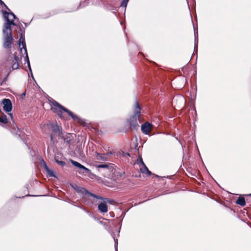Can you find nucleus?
<instances>
[{
  "label": "nucleus",
  "instance_id": "1",
  "mask_svg": "<svg viewBox=\"0 0 251 251\" xmlns=\"http://www.w3.org/2000/svg\"><path fill=\"white\" fill-rule=\"evenodd\" d=\"M51 103V110L53 112L57 113L58 117L62 119H66L63 112H66L69 116L72 117L74 121L79 123L80 124L84 125L85 122L83 119L80 118L76 115L74 114L70 110L66 108L55 100L51 99L50 100Z\"/></svg>",
  "mask_w": 251,
  "mask_h": 251
},
{
  "label": "nucleus",
  "instance_id": "2",
  "mask_svg": "<svg viewBox=\"0 0 251 251\" xmlns=\"http://www.w3.org/2000/svg\"><path fill=\"white\" fill-rule=\"evenodd\" d=\"M141 108L140 105L136 100L134 107L133 109V114L126 120V126L131 130L134 129L137 130L139 127L140 118L141 116Z\"/></svg>",
  "mask_w": 251,
  "mask_h": 251
},
{
  "label": "nucleus",
  "instance_id": "3",
  "mask_svg": "<svg viewBox=\"0 0 251 251\" xmlns=\"http://www.w3.org/2000/svg\"><path fill=\"white\" fill-rule=\"evenodd\" d=\"M2 13L3 17L5 20V23L3 24L2 30L4 31H8L12 32L11 25H16V23L14 22V20L16 19V15L12 12L6 11L2 10Z\"/></svg>",
  "mask_w": 251,
  "mask_h": 251
},
{
  "label": "nucleus",
  "instance_id": "4",
  "mask_svg": "<svg viewBox=\"0 0 251 251\" xmlns=\"http://www.w3.org/2000/svg\"><path fill=\"white\" fill-rule=\"evenodd\" d=\"M3 36V47L5 49H10L12 47L13 42L12 33L8 31H4L2 30Z\"/></svg>",
  "mask_w": 251,
  "mask_h": 251
},
{
  "label": "nucleus",
  "instance_id": "5",
  "mask_svg": "<svg viewBox=\"0 0 251 251\" xmlns=\"http://www.w3.org/2000/svg\"><path fill=\"white\" fill-rule=\"evenodd\" d=\"M185 103L184 98L182 96H176L174 97L172 100V104L178 108L183 106Z\"/></svg>",
  "mask_w": 251,
  "mask_h": 251
},
{
  "label": "nucleus",
  "instance_id": "6",
  "mask_svg": "<svg viewBox=\"0 0 251 251\" xmlns=\"http://www.w3.org/2000/svg\"><path fill=\"white\" fill-rule=\"evenodd\" d=\"M19 42H20V43H21V44L22 45V47H23V48L24 49L25 52V53L26 54L25 59H26V61L27 63V65H28V67L29 70L31 72V75L33 77V75H32V73L31 67H30V62H29V58H28V55H27V50H26V49L25 42V39H24V37H23L22 34H21V36L20 38L19 39Z\"/></svg>",
  "mask_w": 251,
  "mask_h": 251
},
{
  "label": "nucleus",
  "instance_id": "7",
  "mask_svg": "<svg viewBox=\"0 0 251 251\" xmlns=\"http://www.w3.org/2000/svg\"><path fill=\"white\" fill-rule=\"evenodd\" d=\"M50 126V130L52 131L51 134L50 135V137L51 140L52 139L53 137L55 136V134H58V135L60 134L61 127L57 125H55L53 123H51L50 125H49Z\"/></svg>",
  "mask_w": 251,
  "mask_h": 251
},
{
  "label": "nucleus",
  "instance_id": "8",
  "mask_svg": "<svg viewBox=\"0 0 251 251\" xmlns=\"http://www.w3.org/2000/svg\"><path fill=\"white\" fill-rule=\"evenodd\" d=\"M2 103L3 105V110L7 113L11 111L12 109V104L11 100L8 99H4L2 100Z\"/></svg>",
  "mask_w": 251,
  "mask_h": 251
},
{
  "label": "nucleus",
  "instance_id": "9",
  "mask_svg": "<svg viewBox=\"0 0 251 251\" xmlns=\"http://www.w3.org/2000/svg\"><path fill=\"white\" fill-rule=\"evenodd\" d=\"M152 127V124L147 122L141 126V130L144 134L148 135L149 134Z\"/></svg>",
  "mask_w": 251,
  "mask_h": 251
},
{
  "label": "nucleus",
  "instance_id": "10",
  "mask_svg": "<svg viewBox=\"0 0 251 251\" xmlns=\"http://www.w3.org/2000/svg\"><path fill=\"white\" fill-rule=\"evenodd\" d=\"M71 162L72 164L73 165H74L75 167H76L80 169H82V170H84L86 173L90 172V170L89 169L86 168L85 166L81 165L79 162L74 161L73 160H71Z\"/></svg>",
  "mask_w": 251,
  "mask_h": 251
},
{
  "label": "nucleus",
  "instance_id": "11",
  "mask_svg": "<svg viewBox=\"0 0 251 251\" xmlns=\"http://www.w3.org/2000/svg\"><path fill=\"white\" fill-rule=\"evenodd\" d=\"M98 209L101 213H106L108 211V207L106 201L100 203L98 205Z\"/></svg>",
  "mask_w": 251,
  "mask_h": 251
},
{
  "label": "nucleus",
  "instance_id": "12",
  "mask_svg": "<svg viewBox=\"0 0 251 251\" xmlns=\"http://www.w3.org/2000/svg\"><path fill=\"white\" fill-rule=\"evenodd\" d=\"M19 61V58L16 55L14 56V59L12 60L11 63L12 64V68L13 70L18 69L19 67V64L18 63Z\"/></svg>",
  "mask_w": 251,
  "mask_h": 251
},
{
  "label": "nucleus",
  "instance_id": "13",
  "mask_svg": "<svg viewBox=\"0 0 251 251\" xmlns=\"http://www.w3.org/2000/svg\"><path fill=\"white\" fill-rule=\"evenodd\" d=\"M98 169L103 168L107 170L108 172H111L113 170V168L110 164H100L97 166Z\"/></svg>",
  "mask_w": 251,
  "mask_h": 251
},
{
  "label": "nucleus",
  "instance_id": "14",
  "mask_svg": "<svg viewBox=\"0 0 251 251\" xmlns=\"http://www.w3.org/2000/svg\"><path fill=\"white\" fill-rule=\"evenodd\" d=\"M97 155V159L99 160H101L102 161H107L108 160V156L109 155L108 153L106 154H102L98 152H96Z\"/></svg>",
  "mask_w": 251,
  "mask_h": 251
},
{
  "label": "nucleus",
  "instance_id": "15",
  "mask_svg": "<svg viewBox=\"0 0 251 251\" xmlns=\"http://www.w3.org/2000/svg\"><path fill=\"white\" fill-rule=\"evenodd\" d=\"M236 203L242 206H244L246 205L245 199L243 197H239L236 200Z\"/></svg>",
  "mask_w": 251,
  "mask_h": 251
},
{
  "label": "nucleus",
  "instance_id": "16",
  "mask_svg": "<svg viewBox=\"0 0 251 251\" xmlns=\"http://www.w3.org/2000/svg\"><path fill=\"white\" fill-rule=\"evenodd\" d=\"M49 125H50V123H47L42 126L41 128L43 132L47 133L48 131H50V126H49Z\"/></svg>",
  "mask_w": 251,
  "mask_h": 251
},
{
  "label": "nucleus",
  "instance_id": "17",
  "mask_svg": "<svg viewBox=\"0 0 251 251\" xmlns=\"http://www.w3.org/2000/svg\"><path fill=\"white\" fill-rule=\"evenodd\" d=\"M44 163H45L44 167H45L46 170L48 172V175L50 176L55 177V176L54 175V173L53 171L50 169L48 168V167L47 166V164L45 162H44Z\"/></svg>",
  "mask_w": 251,
  "mask_h": 251
},
{
  "label": "nucleus",
  "instance_id": "18",
  "mask_svg": "<svg viewBox=\"0 0 251 251\" xmlns=\"http://www.w3.org/2000/svg\"><path fill=\"white\" fill-rule=\"evenodd\" d=\"M84 191L86 192L87 194H88L89 196H91L95 198L98 199H100V200H103V198L100 196L96 195V194H93L92 193L89 192L86 189H84Z\"/></svg>",
  "mask_w": 251,
  "mask_h": 251
},
{
  "label": "nucleus",
  "instance_id": "19",
  "mask_svg": "<svg viewBox=\"0 0 251 251\" xmlns=\"http://www.w3.org/2000/svg\"><path fill=\"white\" fill-rule=\"evenodd\" d=\"M0 122L4 124L8 123L7 116L5 114H3L1 117H0Z\"/></svg>",
  "mask_w": 251,
  "mask_h": 251
},
{
  "label": "nucleus",
  "instance_id": "20",
  "mask_svg": "<svg viewBox=\"0 0 251 251\" xmlns=\"http://www.w3.org/2000/svg\"><path fill=\"white\" fill-rule=\"evenodd\" d=\"M142 163L143 164V167L140 168V171L142 174H146V172L148 170V167L146 166V165L143 162V160H141Z\"/></svg>",
  "mask_w": 251,
  "mask_h": 251
},
{
  "label": "nucleus",
  "instance_id": "21",
  "mask_svg": "<svg viewBox=\"0 0 251 251\" xmlns=\"http://www.w3.org/2000/svg\"><path fill=\"white\" fill-rule=\"evenodd\" d=\"M55 161L56 163H57L58 164L61 165L62 167L66 165V163L64 161H59L55 158Z\"/></svg>",
  "mask_w": 251,
  "mask_h": 251
},
{
  "label": "nucleus",
  "instance_id": "22",
  "mask_svg": "<svg viewBox=\"0 0 251 251\" xmlns=\"http://www.w3.org/2000/svg\"><path fill=\"white\" fill-rule=\"evenodd\" d=\"M129 0H123L121 4V7H126Z\"/></svg>",
  "mask_w": 251,
  "mask_h": 251
},
{
  "label": "nucleus",
  "instance_id": "23",
  "mask_svg": "<svg viewBox=\"0 0 251 251\" xmlns=\"http://www.w3.org/2000/svg\"><path fill=\"white\" fill-rule=\"evenodd\" d=\"M104 201H106V202H108L109 204H113L115 202L114 201L113 199H105Z\"/></svg>",
  "mask_w": 251,
  "mask_h": 251
},
{
  "label": "nucleus",
  "instance_id": "24",
  "mask_svg": "<svg viewBox=\"0 0 251 251\" xmlns=\"http://www.w3.org/2000/svg\"><path fill=\"white\" fill-rule=\"evenodd\" d=\"M0 5L4 6L6 9H7L9 11H10V10L9 9L7 6L1 0H0Z\"/></svg>",
  "mask_w": 251,
  "mask_h": 251
},
{
  "label": "nucleus",
  "instance_id": "25",
  "mask_svg": "<svg viewBox=\"0 0 251 251\" xmlns=\"http://www.w3.org/2000/svg\"><path fill=\"white\" fill-rule=\"evenodd\" d=\"M9 75V73L7 74L6 76L3 79L1 85H2L3 83L5 82L7 79V77H8V75Z\"/></svg>",
  "mask_w": 251,
  "mask_h": 251
},
{
  "label": "nucleus",
  "instance_id": "26",
  "mask_svg": "<svg viewBox=\"0 0 251 251\" xmlns=\"http://www.w3.org/2000/svg\"><path fill=\"white\" fill-rule=\"evenodd\" d=\"M114 240L115 241V248L116 251H117L118 240L115 239L114 237Z\"/></svg>",
  "mask_w": 251,
  "mask_h": 251
},
{
  "label": "nucleus",
  "instance_id": "27",
  "mask_svg": "<svg viewBox=\"0 0 251 251\" xmlns=\"http://www.w3.org/2000/svg\"><path fill=\"white\" fill-rule=\"evenodd\" d=\"M146 174H147L148 176H150L151 175V172L148 169L147 171L146 172Z\"/></svg>",
  "mask_w": 251,
  "mask_h": 251
},
{
  "label": "nucleus",
  "instance_id": "28",
  "mask_svg": "<svg viewBox=\"0 0 251 251\" xmlns=\"http://www.w3.org/2000/svg\"><path fill=\"white\" fill-rule=\"evenodd\" d=\"M9 115L10 116L12 120H13V121L14 122L12 114L10 113H9Z\"/></svg>",
  "mask_w": 251,
  "mask_h": 251
},
{
  "label": "nucleus",
  "instance_id": "29",
  "mask_svg": "<svg viewBox=\"0 0 251 251\" xmlns=\"http://www.w3.org/2000/svg\"><path fill=\"white\" fill-rule=\"evenodd\" d=\"M21 26H22V24H20V25H19V27H20V28H21Z\"/></svg>",
  "mask_w": 251,
  "mask_h": 251
},
{
  "label": "nucleus",
  "instance_id": "30",
  "mask_svg": "<svg viewBox=\"0 0 251 251\" xmlns=\"http://www.w3.org/2000/svg\"><path fill=\"white\" fill-rule=\"evenodd\" d=\"M1 112V109H0V112Z\"/></svg>",
  "mask_w": 251,
  "mask_h": 251
}]
</instances>
